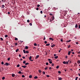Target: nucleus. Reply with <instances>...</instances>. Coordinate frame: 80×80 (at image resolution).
<instances>
[{
	"label": "nucleus",
	"instance_id": "f257e3e1",
	"mask_svg": "<svg viewBox=\"0 0 80 80\" xmlns=\"http://www.w3.org/2000/svg\"><path fill=\"white\" fill-rule=\"evenodd\" d=\"M54 16L52 17L51 18V19H50V22H51L52 21H53V20H54Z\"/></svg>",
	"mask_w": 80,
	"mask_h": 80
},
{
	"label": "nucleus",
	"instance_id": "f03ea898",
	"mask_svg": "<svg viewBox=\"0 0 80 80\" xmlns=\"http://www.w3.org/2000/svg\"><path fill=\"white\" fill-rule=\"evenodd\" d=\"M23 53H29V51H25V50H23Z\"/></svg>",
	"mask_w": 80,
	"mask_h": 80
},
{
	"label": "nucleus",
	"instance_id": "7ed1b4c3",
	"mask_svg": "<svg viewBox=\"0 0 80 80\" xmlns=\"http://www.w3.org/2000/svg\"><path fill=\"white\" fill-rule=\"evenodd\" d=\"M39 55H38L36 56V57L35 58V59H37L38 58H39Z\"/></svg>",
	"mask_w": 80,
	"mask_h": 80
},
{
	"label": "nucleus",
	"instance_id": "20e7f679",
	"mask_svg": "<svg viewBox=\"0 0 80 80\" xmlns=\"http://www.w3.org/2000/svg\"><path fill=\"white\" fill-rule=\"evenodd\" d=\"M70 52H72L71 51L68 52V55H70Z\"/></svg>",
	"mask_w": 80,
	"mask_h": 80
},
{
	"label": "nucleus",
	"instance_id": "39448f33",
	"mask_svg": "<svg viewBox=\"0 0 80 80\" xmlns=\"http://www.w3.org/2000/svg\"><path fill=\"white\" fill-rule=\"evenodd\" d=\"M6 66H8V65H10V64L8 63V62H6Z\"/></svg>",
	"mask_w": 80,
	"mask_h": 80
},
{
	"label": "nucleus",
	"instance_id": "423d86ee",
	"mask_svg": "<svg viewBox=\"0 0 80 80\" xmlns=\"http://www.w3.org/2000/svg\"><path fill=\"white\" fill-rule=\"evenodd\" d=\"M27 67V66H22V67L23 68H26Z\"/></svg>",
	"mask_w": 80,
	"mask_h": 80
},
{
	"label": "nucleus",
	"instance_id": "0eeeda50",
	"mask_svg": "<svg viewBox=\"0 0 80 80\" xmlns=\"http://www.w3.org/2000/svg\"><path fill=\"white\" fill-rule=\"evenodd\" d=\"M55 46H56V45H55V44H53V45H51V47L52 48H53V47H55Z\"/></svg>",
	"mask_w": 80,
	"mask_h": 80
},
{
	"label": "nucleus",
	"instance_id": "6e6552de",
	"mask_svg": "<svg viewBox=\"0 0 80 80\" xmlns=\"http://www.w3.org/2000/svg\"><path fill=\"white\" fill-rule=\"evenodd\" d=\"M49 39L50 40H52V41H53V39L52 38H50Z\"/></svg>",
	"mask_w": 80,
	"mask_h": 80
},
{
	"label": "nucleus",
	"instance_id": "1a4fd4ad",
	"mask_svg": "<svg viewBox=\"0 0 80 80\" xmlns=\"http://www.w3.org/2000/svg\"><path fill=\"white\" fill-rule=\"evenodd\" d=\"M58 80H62V78H59L58 77Z\"/></svg>",
	"mask_w": 80,
	"mask_h": 80
},
{
	"label": "nucleus",
	"instance_id": "9d476101",
	"mask_svg": "<svg viewBox=\"0 0 80 80\" xmlns=\"http://www.w3.org/2000/svg\"><path fill=\"white\" fill-rule=\"evenodd\" d=\"M4 7H5V6H4V5H2V8H4Z\"/></svg>",
	"mask_w": 80,
	"mask_h": 80
},
{
	"label": "nucleus",
	"instance_id": "9b49d317",
	"mask_svg": "<svg viewBox=\"0 0 80 80\" xmlns=\"http://www.w3.org/2000/svg\"><path fill=\"white\" fill-rule=\"evenodd\" d=\"M15 75V74H13L12 75V77H14Z\"/></svg>",
	"mask_w": 80,
	"mask_h": 80
},
{
	"label": "nucleus",
	"instance_id": "f8f14e48",
	"mask_svg": "<svg viewBox=\"0 0 80 80\" xmlns=\"http://www.w3.org/2000/svg\"><path fill=\"white\" fill-rule=\"evenodd\" d=\"M19 49H17V50H16L15 52H17L18 51H19Z\"/></svg>",
	"mask_w": 80,
	"mask_h": 80
},
{
	"label": "nucleus",
	"instance_id": "ddd939ff",
	"mask_svg": "<svg viewBox=\"0 0 80 80\" xmlns=\"http://www.w3.org/2000/svg\"><path fill=\"white\" fill-rule=\"evenodd\" d=\"M58 58V56H55V57H54V58L57 59Z\"/></svg>",
	"mask_w": 80,
	"mask_h": 80
},
{
	"label": "nucleus",
	"instance_id": "4468645a",
	"mask_svg": "<svg viewBox=\"0 0 80 80\" xmlns=\"http://www.w3.org/2000/svg\"><path fill=\"white\" fill-rule=\"evenodd\" d=\"M78 64H80V60H78Z\"/></svg>",
	"mask_w": 80,
	"mask_h": 80
},
{
	"label": "nucleus",
	"instance_id": "2eb2a0df",
	"mask_svg": "<svg viewBox=\"0 0 80 80\" xmlns=\"http://www.w3.org/2000/svg\"><path fill=\"white\" fill-rule=\"evenodd\" d=\"M38 78V77L37 76H35V77H34V79H37Z\"/></svg>",
	"mask_w": 80,
	"mask_h": 80
},
{
	"label": "nucleus",
	"instance_id": "dca6fc26",
	"mask_svg": "<svg viewBox=\"0 0 80 80\" xmlns=\"http://www.w3.org/2000/svg\"><path fill=\"white\" fill-rule=\"evenodd\" d=\"M25 48L26 49H28V47L27 46H26V47H25Z\"/></svg>",
	"mask_w": 80,
	"mask_h": 80
},
{
	"label": "nucleus",
	"instance_id": "f3484780",
	"mask_svg": "<svg viewBox=\"0 0 80 80\" xmlns=\"http://www.w3.org/2000/svg\"><path fill=\"white\" fill-rule=\"evenodd\" d=\"M78 27V25L77 24L75 25V27L76 28H77Z\"/></svg>",
	"mask_w": 80,
	"mask_h": 80
},
{
	"label": "nucleus",
	"instance_id": "a211bd4d",
	"mask_svg": "<svg viewBox=\"0 0 80 80\" xmlns=\"http://www.w3.org/2000/svg\"><path fill=\"white\" fill-rule=\"evenodd\" d=\"M70 41H71V40H69L68 41H67V42H70Z\"/></svg>",
	"mask_w": 80,
	"mask_h": 80
},
{
	"label": "nucleus",
	"instance_id": "6ab92c4d",
	"mask_svg": "<svg viewBox=\"0 0 80 80\" xmlns=\"http://www.w3.org/2000/svg\"><path fill=\"white\" fill-rule=\"evenodd\" d=\"M29 78H32V75H30L29 76Z\"/></svg>",
	"mask_w": 80,
	"mask_h": 80
},
{
	"label": "nucleus",
	"instance_id": "aec40b11",
	"mask_svg": "<svg viewBox=\"0 0 80 80\" xmlns=\"http://www.w3.org/2000/svg\"><path fill=\"white\" fill-rule=\"evenodd\" d=\"M63 64H66V62L65 61L63 62Z\"/></svg>",
	"mask_w": 80,
	"mask_h": 80
},
{
	"label": "nucleus",
	"instance_id": "412c9836",
	"mask_svg": "<svg viewBox=\"0 0 80 80\" xmlns=\"http://www.w3.org/2000/svg\"><path fill=\"white\" fill-rule=\"evenodd\" d=\"M28 64H29V63L28 62L25 63V65H28Z\"/></svg>",
	"mask_w": 80,
	"mask_h": 80
},
{
	"label": "nucleus",
	"instance_id": "4be33fe9",
	"mask_svg": "<svg viewBox=\"0 0 80 80\" xmlns=\"http://www.w3.org/2000/svg\"><path fill=\"white\" fill-rule=\"evenodd\" d=\"M46 46H50V44H46Z\"/></svg>",
	"mask_w": 80,
	"mask_h": 80
},
{
	"label": "nucleus",
	"instance_id": "5701e85b",
	"mask_svg": "<svg viewBox=\"0 0 80 80\" xmlns=\"http://www.w3.org/2000/svg\"><path fill=\"white\" fill-rule=\"evenodd\" d=\"M78 77H76L75 80H78Z\"/></svg>",
	"mask_w": 80,
	"mask_h": 80
},
{
	"label": "nucleus",
	"instance_id": "b1692460",
	"mask_svg": "<svg viewBox=\"0 0 80 80\" xmlns=\"http://www.w3.org/2000/svg\"><path fill=\"white\" fill-rule=\"evenodd\" d=\"M59 66H57V67H56V68L57 69H58V68H59Z\"/></svg>",
	"mask_w": 80,
	"mask_h": 80
},
{
	"label": "nucleus",
	"instance_id": "393cba45",
	"mask_svg": "<svg viewBox=\"0 0 80 80\" xmlns=\"http://www.w3.org/2000/svg\"><path fill=\"white\" fill-rule=\"evenodd\" d=\"M32 59V56H30L29 60H31Z\"/></svg>",
	"mask_w": 80,
	"mask_h": 80
},
{
	"label": "nucleus",
	"instance_id": "a878e982",
	"mask_svg": "<svg viewBox=\"0 0 80 80\" xmlns=\"http://www.w3.org/2000/svg\"><path fill=\"white\" fill-rule=\"evenodd\" d=\"M0 40H1V41H3V39H2V38H0Z\"/></svg>",
	"mask_w": 80,
	"mask_h": 80
},
{
	"label": "nucleus",
	"instance_id": "bb28decb",
	"mask_svg": "<svg viewBox=\"0 0 80 80\" xmlns=\"http://www.w3.org/2000/svg\"><path fill=\"white\" fill-rule=\"evenodd\" d=\"M48 61H52V60L50 59H48Z\"/></svg>",
	"mask_w": 80,
	"mask_h": 80
},
{
	"label": "nucleus",
	"instance_id": "cd10ccee",
	"mask_svg": "<svg viewBox=\"0 0 80 80\" xmlns=\"http://www.w3.org/2000/svg\"><path fill=\"white\" fill-rule=\"evenodd\" d=\"M33 45H34V46H37V44L36 43H34Z\"/></svg>",
	"mask_w": 80,
	"mask_h": 80
},
{
	"label": "nucleus",
	"instance_id": "c85d7f7f",
	"mask_svg": "<svg viewBox=\"0 0 80 80\" xmlns=\"http://www.w3.org/2000/svg\"><path fill=\"white\" fill-rule=\"evenodd\" d=\"M5 38H7V37H8V35H5Z\"/></svg>",
	"mask_w": 80,
	"mask_h": 80
},
{
	"label": "nucleus",
	"instance_id": "c756f323",
	"mask_svg": "<svg viewBox=\"0 0 80 80\" xmlns=\"http://www.w3.org/2000/svg\"><path fill=\"white\" fill-rule=\"evenodd\" d=\"M17 67H20V65L18 64L17 66Z\"/></svg>",
	"mask_w": 80,
	"mask_h": 80
},
{
	"label": "nucleus",
	"instance_id": "7c9ffc66",
	"mask_svg": "<svg viewBox=\"0 0 80 80\" xmlns=\"http://www.w3.org/2000/svg\"><path fill=\"white\" fill-rule=\"evenodd\" d=\"M61 50H62L61 48H60V50H59V52H60V51H61Z\"/></svg>",
	"mask_w": 80,
	"mask_h": 80
},
{
	"label": "nucleus",
	"instance_id": "2f4dec72",
	"mask_svg": "<svg viewBox=\"0 0 80 80\" xmlns=\"http://www.w3.org/2000/svg\"><path fill=\"white\" fill-rule=\"evenodd\" d=\"M5 79V77H3L2 78V79L4 80Z\"/></svg>",
	"mask_w": 80,
	"mask_h": 80
},
{
	"label": "nucleus",
	"instance_id": "473e14b6",
	"mask_svg": "<svg viewBox=\"0 0 80 80\" xmlns=\"http://www.w3.org/2000/svg\"><path fill=\"white\" fill-rule=\"evenodd\" d=\"M25 76H24V75H22V78H24V77H25Z\"/></svg>",
	"mask_w": 80,
	"mask_h": 80
},
{
	"label": "nucleus",
	"instance_id": "72a5a7b5",
	"mask_svg": "<svg viewBox=\"0 0 80 80\" xmlns=\"http://www.w3.org/2000/svg\"><path fill=\"white\" fill-rule=\"evenodd\" d=\"M42 74H45V72L44 71H43V72H42Z\"/></svg>",
	"mask_w": 80,
	"mask_h": 80
},
{
	"label": "nucleus",
	"instance_id": "f704fd0d",
	"mask_svg": "<svg viewBox=\"0 0 80 80\" xmlns=\"http://www.w3.org/2000/svg\"><path fill=\"white\" fill-rule=\"evenodd\" d=\"M47 69H48V68H47V67H45V68L44 69H45V70H47Z\"/></svg>",
	"mask_w": 80,
	"mask_h": 80
},
{
	"label": "nucleus",
	"instance_id": "c9c22d12",
	"mask_svg": "<svg viewBox=\"0 0 80 80\" xmlns=\"http://www.w3.org/2000/svg\"><path fill=\"white\" fill-rule=\"evenodd\" d=\"M15 41H17L18 40V38H15Z\"/></svg>",
	"mask_w": 80,
	"mask_h": 80
},
{
	"label": "nucleus",
	"instance_id": "e433bc0d",
	"mask_svg": "<svg viewBox=\"0 0 80 80\" xmlns=\"http://www.w3.org/2000/svg\"><path fill=\"white\" fill-rule=\"evenodd\" d=\"M21 73V72L20 71L19 72H18V73L20 74Z\"/></svg>",
	"mask_w": 80,
	"mask_h": 80
},
{
	"label": "nucleus",
	"instance_id": "4c0bfd02",
	"mask_svg": "<svg viewBox=\"0 0 80 80\" xmlns=\"http://www.w3.org/2000/svg\"><path fill=\"white\" fill-rule=\"evenodd\" d=\"M46 77H50V75H46Z\"/></svg>",
	"mask_w": 80,
	"mask_h": 80
},
{
	"label": "nucleus",
	"instance_id": "58836bf2",
	"mask_svg": "<svg viewBox=\"0 0 80 80\" xmlns=\"http://www.w3.org/2000/svg\"><path fill=\"white\" fill-rule=\"evenodd\" d=\"M49 63H50V64H51L52 63V61H49Z\"/></svg>",
	"mask_w": 80,
	"mask_h": 80
},
{
	"label": "nucleus",
	"instance_id": "ea45409f",
	"mask_svg": "<svg viewBox=\"0 0 80 80\" xmlns=\"http://www.w3.org/2000/svg\"><path fill=\"white\" fill-rule=\"evenodd\" d=\"M10 58H8V60L9 61H10Z\"/></svg>",
	"mask_w": 80,
	"mask_h": 80
},
{
	"label": "nucleus",
	"instance_id": "a19ab883",
	"mask_svg": "<svg viewBox=\"0 0 80 80\" xmlns=\"http://www.w3.org/2000/svg\"><path fill=\"white\" fill-rule=\"evenodd\" d=\"M15 46H17L18 43H15Z\"/></svg>",
	"mask_w": 80,
	"mask_h": 80
},
{
	"label": "nucleus",
	"instance_id": "79ce46f5",
	"mask_svg": "<svg viewBox=\"0 0 80 80\" xmlns=\"http://www.w3.org/2000/svg\"><path fill=\"white\" fill-rule=\"evenodd\" d=\"M70 47V45H69L68 46V48H69Z\"/></svg>",
	"mask_w": 80,
	"mask_h": 80
},
{
	"label": "nucleus",
	"instance_id": "37998d69",
	"mask_svg": "<svg viewBox=\"0 0 80 80\" xmlns=\"http://www.w3.org/2000/svg\"><path fill=\"white\" fill-rule=\"evenodd\" d=\"M38 72H39V73H41V70H39Z\"/></svg>",
	"mask_w": 80,
	"mask_h": 80
},
{
	"label": "nucleus",
	"instance_id": "c03bdc74",
	"mask_svg": "<svg viewBox=\"0 0 80 80\" xmlns=\"http://www.w3.org/2000/svg\"><path fill=\"white\" fill-rule=\"evenodd\" d=\"M58 73L59 74H61V72L60 71H58Z\"/></svg>",
	"mask_w": 80,
	"mask_h": 80
},
{
	"label": "nucleus",
	"instance_id": "a18cd8bd",
	"mask_svg": "<svg viewBox=\"0 0 80 80\" xmlns=\"http://www.w3.org/2000/svg\"><path fill=\"white\" fill-rule=\"evenodd\" d=\"M44 43H45V44H47V41H45Z\"/></svg>",
	"mask_w": 80,
	"mask_h": 80
},
{
	"label": "nucleus",
	"instance_id": "49530a36",
	"mask_svg": "<svg viewBox=\"0 0 80 80\" xmlns=\"http://www.w3.org/2000/svg\"><path fill=\"white\" fill-rule=\"evenodd\" d=\"M51 65H52V66H54V64L53 63H52Z\"/></svg>",
	"mask_w": 80,
	"mask_h": 80
},
{
	"label": "nucleus",
	"instance_id": "de8ad7c7",
	"mask_svg": "<svg viewBox=\"0 0 80 80\" xmlns=\"http://www.w3.org/2000/svg\"><path fill=\"white\" fill-rule=\"evenodd\" d=\"M48 62H46V65H48Z\"/></svg>",
	"mask_w": 80,
	"mask_h": 80
},
{
	"label": "nucleus",
	"instance_id": "09e8293b",
	"mask_svg": "<svg viewBox=\"0 0 80 80\" xmlns=\"http://www.w3.org/2000/svg\"><path fill=\"white\" fill-rule=\"evenodd\" d=\"M23 64L25 63H26V61H24L23 62Z\"/></svg>",
	"mask_w": 80,
	"mask_h": 80
},
{
	"label": "nucleus",
	"instance_id": "8fccbe9b",
	"mask_svg": "<svg viewBox=\"0 0 80 80\" xmlns=\"http://www.w3.org/2000/svg\"><path fill=\"white\" fill-rule=\"evenodd\" d=\"M50 16H52L53 15V14L52 13H50Z\"/></svg>",
	"mask_w": 80,
	"mask_h": 80
},
{
	"label": "nucleus",
	"instance_id": "3c124183",
	"mask_svg": "<svg viewBox=\"0 0 80 80\" xmlns=\"http://www.w3.org/2000/svg\"><path fill=\"white\" fill-rule=\"evenodd\" d=\"M60 41H61V42H62V41H63L62 39H61V40Z\"/></svg>",
	"mask_w": 80,
	"mask_h": 80
},
{
	"label": "nucleus",
	"instance_id": "603ef678",
	"mask_svg": "<svg viewBox=\"0 0 80 80\" xmlns=\"http://www.w3.org/2000/svg\"><path fill=\"white\" fill-rule=\"evenodd\" d=\"M52 69V68L51 67H50V68H49V69L51 70Z\"/></svg>",
	"mask_w": 80,
	"mask_h": 80
},
{
	"label": "nucleus",
	"instance_id": "864d4df0",
	"mask_svg": "<svg viewBox=\"0 0 80 80\" xmlns=\"http://www.w3.org/2000/svg\"><path fill=\"white\" fill-rule=\"evenodd\" d=\"M38 9H39V8H36V10H38Z\"/></svg>",
	"mask_w": 80,
	"mask_h": 80
},
{
	"label": "nucleus",
	"instance_id": "5fc2aeb1",
	"mask_svg": "<svg viewBox=\"0 0 80 80\" xmlns=\"http://www.w3.org/2000/svg\"><path fill=\"white\" fill-rule=\"evenodd\" d=\"M44 39H43V40H45V36H44Z\"/></svg>",
	"mask_w": 80,
	"mask_h": 80
},
{
	"label": "nucleus",
	"instance_id": "6e6d98bb",
	"mask_svg": "<svg viewBox=\"0 0 80 80\" xmlns=\"http://www.w3.org/2000/svg\"><path fill=\"white\" fill-rule=\"evenodd\" d=\"M41 13L42 14L43 13V12L42 11H41Z\"/></svg>",
	"mask_w": 80,
	"mask_h": 80
},
{
	"label": "nucleus",
	"instance_id": "4d7b16f0",
	"mask_svg": "<svg viewBox=\"0 0 80 80\" xmlns=\"http://www.w3.org/2000/svg\"><path fill=\"white\" fill-rule=\"evenodd\" d=\"M4 64V62H2V65H3Z\"/></svg>",
	"mask_w": 80,
	"mask_h": 80
},
{
	"label": "nucleus",
	"instance_id": "13d9d810",
	"mask_svg": "<svg viewBox=\"0 0 80 80\" xmlns=\"http://www.w3.org/2000/svg\"><path fill=\"white\" fill-rule=\"evenodd\" d=\"M39 6H40V5H38L37 6V7H39Z\"/></svg>",
	"mask_w": 80,
	"mask_h": 80
},
{
	"label": "nucleus",
	"instance_id": "bf43d9fd",
	"mask_svg": "<svg viewBox=\"0 0 80 80\" xmlns=\"http://www.w3.org/2000/svg\"><path fill=\"white\" fill-rule=\"evenodd\" d=\"M27 22H29V20H27Z\"/></svg>",
	"mask_w": 80,
	"mask_h": 80
},
{
	"label": "nucleus",
	"instance_id": "052dcab7",
	"mask_svg": "<svg viewBox=\"0 0 80 80\" xmlns=\"http://www.w3.org/2000/svg\"><path fill=\"white\" fill-rule=\"evenodd\" d=\"M29 25H30V26H32V23H30Z\"/></svg>",
	"mask_w": 80,
	"mask_h": 80
},
{
	"label": "nucleus",
	"instance_id": "680f3d73",
	"mask_svg": "<svg viewBox=\"0 0 80 80\" xmlns=\"http://www.w3.org/2000/svg\"><path fill=\"white\" fill-rule=\"evenodd\" d=\"M66 64H68V62H66Z\"/></svg>",
	"mask_w": 80,
	"mask_h": 80
},
{
	"label": "nucleus",
	"instance_id": "e2e57ef3",
	"mask_svg": "<svg viewBox=\"0 0 80 80\" xmlns=\"http://www.w3.org/2000/svg\"><path fill=\"white\" fill-rule=\"evenodd\" d=\"M19 57H20L21 56V55L20 54L19 55Z\"/></svg>",
	"mask_w": 80,
	"mask_h": 80
},
{
	"label": "nucleus",
	"instance_id": "0e129e2a",
	"mask_svg": "<svg viewBox=\"0 0 80 80\" xmlns=\"http://www.w3.org/2000/svg\"><path fill=\"white\" fill-rule=\"evenodd\" d=\"M22 58L23 59H25V57H22Z\"/></svg>",
	"mask_w": 80,
	"mask_h": 80
},
{
	"label": "nucleus",
	"instance_id": "69168bd1",
	"mask_svg": "<svg viewBox=\"0 0 80 80\" xmlns=\"http://www.w3.org/2000/svg\"><path fill=\"white\" fill-rule=\"evenodd\" d=\"M76 44H78V42H76Z\"/></svg>",
	"mask_w": 80,
	"mask_h": 80
},
{
	"label": "nucleus",
	"instance_id": "338daca9",
	"mask_svg": "<svg viewBox=\"0 0 80 80\" xmlns=\"http://www.w3.org/2000/svg\"><path fill=\"white\" fill-rule=\"evenodd\" d=\"M57 56V54H54V56Z\"/></svg>",
	"mask_w": 80,
	"mask_h": 80
},
{
	"label": "nucleus",
	"instance_id": "774afa93",
	"mask_svg": "<svg viewBox=\"0 0 80 80\" xmlns=\"http://www.w3.org/2000/svg\"><path fill=\"white\" fill-rule=\"evenodd\" d=\"M78 57H79V58H80V55H78Z\"/></svg>",
	"mask_w": 80,
	"mask_h": 80
}]
</instances>
